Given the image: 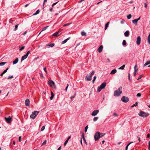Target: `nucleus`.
<instances>
[{
  "mask_svg": "<svg viewBox=\"0 0 150 150\" xmlns=\"http://www.w3.org/2000/svg\"><path fill=\"white\" fill-rule=\"evenodd\" d=\"M122 87H120L116 91H114V96H119L122 93Z\"/></svg>",
  "mask_w": 150,
  "mask_h": 150,
  "instance_id": "1",
  "label": "nucleus"
},
{
  "mask_svg": "<svg viewBox=\"0 0 150 150\" xmlns=\"http://www.w3.org/2000/svg\"><path fill=\"white\" fill-rule=\"evenodd\" d=\"M149 114L147 112H145L142 111H140L138 114V115L143 117H146L149 116Z\"/></svg>",
  "mask_w": 150,
  "mask_h": 150,
  "instance_id": "2",
  "label": "nucleus"
},
{
  "mask_svg": "<svg viewBox=\"0 0 150 150\" xmlns=\"http://www.w3.org/2000/svg\"><path fill=\"white\" fill-rule=\"evenodd\" d=\"M106 85V83L105 82L103 83L98 88L97 91L99 92L101 90L105 88Z\"/></svg>",
  "mask_w": 150,
  "mask_h": 150,
  "instance_id": "3",
  "label": "nucleus"
},
{
  "mask_svg": "<svg viewBox=\"0 0 150 150\" xmlns=\"http://www.w3.org/2000/svg\"><path fill=\"white\" fill-rule=\"evenodd\" d=\"M39 112L37 111H34L30 115V117L33 119H34L38 115Z\"/></svg>",
  "mask_w": 150,
  "mask_h": 150,
  "instance_id": "4",
  "label": "nucleus"
},
{
  "mask_svg": "<svg viewBox=\"0 0 150 150\" xmlns=\"http://www.w3.org/2000/svg\"><path fill=\"white\" fill-rule=\"evenodd\" d=\"M94 71H93L90 74L89 76H86V79L87 81H90L91 80L92 76L94 75Z\"/></svg>",
  "mask_w": 150,
  "mask_h": 150,
  "instance_id": "5",
  "label": "nucleus"
},
{
  "mask_svg": "<svg viewBox=\"0 0 150 150\" xmlns=\"http://www.w3.org/2000/svg\"><path fill=\"white\" fill-rule=\"evenodd\" d=\"M100 137V132H96L94 135V139L95 141H97Z\"/></svg>",
  "mask_w": 150,
  "mask_h": 150,
  "instance_id": "6",
  "label": "nucleus"
},
{
  "mask_svg": "<svg viewBox=\"0 0 150 150\" xmlns=\"http://www.w3.org/2000/svg\"><path fill=\"white\" fill-rule=\"evenodd\" d=\"M48 83L50 86L52 88H55L54 82L52 80H50L48 81Z\"/></svg>",
  "mask_w": 150,
  "mask_h": 150,
  "instance_id": "7",
  "label": "nucleus"
},
{
  "mask_svg": "<svg viewBox=\"0 0 150 150\" xmlns=\"http://www.w3.org/2000/svg\"><path fill=\"white\" fill-rule=\"evenodd\" d=\"M62 33V30H60L58 32H56L54 33L52 35L55 37H58Z\"/></svg>",
  "mask_w": 150,
  "mask_h": 150,
  "instance_id": "8",
  "label": "nucleus"
},
{
  "mask_svg": "<svg viewBox=\"0 0 150 150\" xmlns=\"http://www.w3.org/2000/svg\"><path fill=\"white\" fill-rule=\"evenodd\" d=\"M121 100L124 103H127L129 101V99L127 97L123 96Z\"/></svg>",
  "mask_w": 150,
  "mask_h": 150,
  "instance_id": "9",
  "label": "nucleus"
},
{
  "mask_svg": "<svg viewBox=\"0 0 150 150\" xmlns=\"http://www.w3.org/2000/svg\"><path fill=\"white\" fill-rule=\"evenodd\" d=\"M5 119L6 120V122L8 123H11L12 121V118L10 116L8 117H5Z\"/></svg>",
  "mask_w": 150,
  "mask_h": 150,
  "instance_id": "10",
  "label": "nucleus"
},
{
  "mask_svg": "<svg viewBox=\"0 0 150 150\" xmlns=\"http://www.w3.org/2000/svg\"><path fill=\"white\" fill-rule=\"evenodd\" d=\"M99 112V110H94L92 112L91 115L93 116H95Z\"/></svg>",
  "mask_w": 150,
  "mask_h": 150,
  "instance_id": "11",
  "label": "nucleus"
},
{
  "mask_svg": "<svg viewBox=\"0 0 150 150\" xmlns=\"http://www.w3.org/2000/svg\"><path fill=\"white\" fill-rule=\"evenodd\" d=\"M141 42V37L139 36L137 37L136 43L137 45H139Z\"/></svg>",
  "mask_w": 150,
  "mask_h": 150,
  "instance_id": "12",
  "label": "nucleus"
},
{
  "mask_svg": "<svg viewBox=\"0 0 150 150\" xmlns=\"http://www.w3.org/2000/svg\"><path fill=\"white\" fill-rule=\"evenodd\" d=\"M103 48V45H101L100 46L98 49L97 50L98 52H99L100 53L102 52V50Z\"/></svg>",
  "mask_w": 150,
  "mask_h": 150,
  "instance_id": "13",
  "label": "nucleus"
},
{
  "mask_svg": "<svg viewBox=\"0 0 150 150\" xmlns=\"http://www.w3.org/2000/svg\"><path fill=\"white\" fill-rule=\"evenodd\" d=\"M25 103L26 106H29L30 104V101L29 99H27L25 101Z\"/></svg>",
  "mask_w": 150,
  "mask_h": 150,
  "instance_id": "14",
  "label": "nucleus"
},
{
  "mask_svg": "<svg viewBox=\"0 0 150 150\" xmlns=\"http://www.w3.org/2000/svg\"><path fill=\"white\" fill-rule=\"evenodd\" d=\"M124 35L125 37H128L129 35V32L128 30L126 31L124 33Z\"/></svg>",
  "mask_w": 150,
  "mask_h": 150,
  "instance_id": "15",
  "label": "nucleus"
},
{
  "mask_svg": "<svg viewBox=\"0 0 150 150\" xmlns=\"http://www.w3.org/2000/svg\"><path fill=\"white\" fill-rule=\"evenodd\" d=\"M18 61V58L16 59L13 62V64H15L17 63Z\"/></svg>",
  "mask_w": 150,
  "mask_h": 150,
  "instance_id": "16",
  "label": "nucleus"
},
{
  "mask_svg": "<svg viewBox=\"0 0 150 150\" xmlns=\"http://www.w3.org/2000/svg\"><path fill=\"white\" fill-rule=\"evenodd\" d=\"M28 56L26 55H25L23 56L21 58V61H22L27 57Z\"/></svg>",
  "mask_w": 150,
  "mask_h": 150,
  "instance_id": "17",
  "label": "nucleus"
},
{
  "mask_svg": "<svg viewBox=\"0 0 150 150\" xmlns=\"http://www.w3.org/2000/svg\"><path fill=\"white\" fill-rule=\"evenodd\" d=\"M70 38H67V39H66V40H64V41H63L62 42V44H63L64 43H66L67 42V41L68 40H69V39Z\"/></svg>",
  "mask_w": 150,
  "mask_h": 150,
  "instance_id": "18",
  "label": "nucleus"
},
{
  "mask_svg": "<svg viewBox=\"0 0 150 150\" xmlns=\"http://www.w3.org/2000/svg\"><path fill=\"white\" fill-rule=\"evenodd\" d=\"M116 72H117V70L116 69H113L111 71L110 73V74H115V73H116Z\"/></svg>",
  "mask_w": 150,
  "mask_h": 150,
  "instance_id": "19",
  "label": "nucleus"
},
{
  "mask_svg": "<svg viewBox=\"0 0 150 150\" xmlns=\"http://www.w3.org/2000/svg\"><path fill=\"white\" fill-rule=\"evenodd\" d=\"M138 21L136 19L132 20V22L135 25H136L137 24Z\"/></svg>",
  "mask_w": 150,
  "mask_h": 150,
  "instance_id": "20",
  "label": "nucleus"
},
{
  "mask_svg": "<svg viewBox=\"0 0 150 150\" xmlns=\"http://www.w3.org/2000/svg\"><path fill=\"white\" fill-rule=\"evenodd\" d=\"M51 96L50 98V100H52L53 99V98H54V94L52 91H51Z\"/></svg>",
  "mask_w": 150,
  "mask_h": 150,
  "instance_id": "21",
  "label": "nucleus"
},
{
  "mask_svg": "<svg viewBox=\"0 0 150 150\" xmlns=\"http://www.w3.org/2000/svg\"><path fill=\"white\" fill-rule=\"evenodd\" d=\"M40 12V11L38 9L35 12V13L33 14V15L34 16V15H36L38 14Z\"/></svg>",
  "mask_w": 150,
  "mask_h": 150,
  "instance_id": "22",
  "label": "nucleus"
},
{
  "mask_svg": "<svg viewBox=\"0 0 150 150\" xmlns=\"http://www.w3.org/2000/svg\"><path fill=\"white\" fill-rule=\"evenodd\" d=\"M109 24V22H108L105 25V30H106L107 29V28L108 27V25Z\"/></svg>",
  "mask_w": 150,
  "mask_h": 150,
  "instance_id": "23",
  "label": "nucleus"
},
{
  "mask_svg": "<svg viewBox=\"0 0 150 150\" xmlns=\"http://www.w3.org/2000/svg\"><path fill=\"white\" fill-rule=\"evenodd\" d=\"M147 40L149 43L150 45V33L148 36Z\"/></svg>",
  "mask_w": 150,
  "mask_h": 150,
  "instance_id": "24",
  "label": "nucleus"
},
{
  "mask_svg": "<svg viewBox=\"0 0 150 150\" xmlns=\"http://www.w3.org/2000/svg\"><path fill=\"white\" fill-rule=\"evenodd\" d=\"M133 142H130V143H128V144L126 146V148H125V150H127V149H128V146L130 144H131V143H132Z\"/></svg>",
  "mask_w": 150,
  "mask_h": 150,
  "instance_id": "25",
  "label": "nucleus"
},
{
  "mask_svg": "<svg viewBox=\"0 0 150 150\" xmlns=\"http://www.w3.org/2000/svg\"><path fill=\"white\" fill-rule=\"evenodd\" d=\"M122 45L124 46L126 45V41L125 40H124L122 43Z\"/></svg>",
  "mask_w": 150,
  "mask_h": 150,
  "instance_id": "26",
  "label": "nucleus"
},
{
  "mask_svg": "<svg viewBox=\"0 0 150 150\" xmlns=\"http://www.w3.org/2000/svg\"><path fill=\"white\" fill-rule=\"evenodd\" d=\"M150 64V61L146 62L144 64V66H146Z\"/></svg>",
  "mask_w": 150,
  "mask_h": 150,
  "instance_id": "27",
  "label": "nucleus"
},
{
  "mask_svg": "<svg viewBox=\"0 0 150 150\" xmlns=\"http://www.w3.org/2000/svg\"><path fill=\"white\" fill-rule=\"evenodd\" d=\"M6 62H2L0 63V66H3L4 64H6Z\"/></svg>",
  "mask_w": 150,
  "mask_h": 150,
  "instance_id": "28",
  "label": "nucleus"
},
{
  "mask_svg": "<svg viewBox=\"0 0 150 150\" xmlns=\"http://www.w3.org/2000/svg\"><path fill=\"white\" fill-rule=\"evenodd\" d=\"M100 137H102L103 136H104L105 134V133H100Z\"/></svg>",
  "mask_w": 150,
  "mask_h": 150,
  "instance_id": "29",
  "label": "nucleus"
},
{
  "mask_svg": "<svg viewBox=\"0 0 150 150\" xmlns=\"http://www.w3.org/2000/svg\"><path fill=\"white\" fill-rule=\"evenodd\" d=\"M137 105H138V103H137V102H136L135 104H134L131 106V107H133L134 106H136Z\"/></svg>",
  "mask_w": 150,
  "mask_h": 150,
  "instance_id": "30",
  "label": "nucleus"
},
{
  "mask_svg": "<svg viewBox=\"0 0 150 150\" xmlns=\"http://www.w3.org/2000/svg\"><path fill=\"white\" fill-rule=\"evenodd\" d=\"M98 119V117H94L93 119V121L94 122L96 121H97Z\"/></svg>",
  "mask_w": 150,
  "mask_h": 150,
  "instance_id": "31",
  "label": "nucleus"
},
{
  "mask_svg": "<svg viewBox=\"0 0 150 150\" xmlns=\"http://www.w3.org/2000/svg\"><path fill=\"white\" fill-rule=\"evenodd\" d=\"M131 14H129L128 16H127V18L128 19H129L131 18Z\"/></svg>",
  "mask_w": 150,
  "mask_h": 150,
  "instance_id": "32",
  "label": "nucleus"
},
{
  "mask_svg": "<svg viewBox=\"0 0 150 150\" xmlns=\"http://www.w3.org/2000/svg\"><path fill=\"white\" fill-rule=\"evenodd\" d=\"M86 33L84 32L83 31L81 32V35L82 36H86Z\"/></svg>",
  "mask_w": 150,
  "mask_h": 150,
  "instance_id": "33",
  "label": "nucleus"
},
{
  "mask_svg": "<svg viewBox=\"0 0 150 150\" xmlns=\"http://www.w3.org/2000/svg\"><path fill=\"white\" fill-rule=\"evenodd\" d=\"M18 24L16 25L15 26V28L14 29V30H17V28L18 26Z\"/></svg>",
  "mask_w": 150,
  "mask_h": 150,
  "instance_id": "34",
  "label": "nucleus"
},
{
  "mask_svg": "<svg viewBox=\"0 0 150 150\" xmlns=\"http://www.w3.org/2000/svg\"><path fill=\"white\" fill-rule=\"evenodd\" d=\"M8 69V67L6 68V69L5 70L2 72L3 73V74H4L7 71Z\"/></svg>",
  "mask_w": 150,
  "mask_h": 150,
  "instance_id": "35",
  "label": "nucleus"
},
{
  "mask_svg": "<svg viewBox=\"0 0 150 150\" xmlns=\"http://www.w3.org/2000/svg\"><path fill=\"white\" fill-rule=\"evenodd\" d=\"M125 67V65H123L121 67H120L119 69H124Z\"/></svg>",
  "mask_w": 150,
  "mask_h": 150,
  "instance_id": "36",
  "label": "nucleus"
},
{
  "mask_svg": "<svg viewBox=\"0 0 150 150\" xmlns=\"http://www.w3.org/2000/svg\"><path fill=\"white\" fill-rule=\"evenodd\" d=\"M96 78V76H94L93 78V79L92 81V82L93 83H94V81L95 80Z\"/></svg>",
  "mask_w": 150,
  "mask_h": 150,
  "instance_id": "37",
  "label": "nucleus"
},
{
  "mask_svg": "<svg viewBox=\"0 0 150 150\" xmlns=\"http://www.w3.org/2000/svg\"><path fill=\"white\" fill-rule=\"evenodd\" d=\"M13 76H9L7 78V79H12L13 78Z\"/></svg>",
  "mask_w": 150,
  "mask_h": 150,
  "instance_id": "38",
  "label": "nucleus"
},
{
  "mask_svg": "<svg viewBox=\"0 0 150 150\" xmlns=\"http://www.w3.org/2000/svg\"><path fill=\"white\" fill-rule=\"evenodd\" d=\"M54 45V43L51 44L50 45H48L50 47H53Z\"/></svg>",
  "mask_w": 150,
  "mask_h": 150,
  "instance_id": "39",
  "label": "nucleus"
},
{
  "mask_svg": "<svg viewBox=\"0 0 150 150\" xmlns=\"http://www.w3.org/2000/svg\"><path fill=\"white\" fill-rule=\"evenodd\" d=\"M141 93H138L137 94L136 96L137 97H140L141 96Z\"/></svg>",
  "mask_w": 150,
  "mask_h": 150,
  "instance_id": "40",
  "label": "nucleus"
},
{
  "mask_svg": "<svg viewBox=\"0 0 150 150\" xmlns=\"http://www.w3.org/2000/svg\"><path fill=\"white\" fill-rule=\"evenodd\" d=\"M47 142V141L46 140H45L44 142H43V143L41 145H45L46 144Z\"/></svg>",
  "mask_w": 150,
  "mask_h": 150,
  "instance_id": "41",
  "label": "nucleus"
},
{
  "mask_svg": "<svg viewBox=\"0 0 150 150\" xmlns=\"http://www.w3.org/2000/svg\"><path fill=\"white\" fill-rule=\"evenodd\" d=\"M88 128V126L87 125L85 127V132H86L87 131V129Z\"/></svg>",
  "mask_w": 150,
  "mask_h": 150,
  "instance_id": "42",
  "label": "nucleus"
},
{
  "mask_svg": "<svg viewBox=\"0 0 150 150\" xmlns=\"http://www.w3.org/2000/svg\"><path fill=\"white\" fill-rule=\"evenodd\" d=\"M45 129V126H44L42 127L41 129V131H43Z\"/></svg>",
  "mask_w": 150,
  "mask_h": 150,
  "instance_id": "43",
  "label": "nucleus"
},
{
  "mask_svg": "<svg viewBox=\"0 0 150 150\" xmlns=\"http://www.w3.org/2000/svg\"><path fill=\"white\" fill-rule=\"evenodd\" d=\"M47 27H48V26H46V27H45L43 28L42 29V30L41 31L45 30L47 29Z\"/></svg>",
  "mask_w": 150,
  "mask_h": 150,
  "instance_id": "44",
  "label": "nucleus"
},
{
  "mask_svg": "<svg viewBox=\"0 0 150 150\" xmlns=\"http://www.w3.org/2000/svg\"><path fill=\"white\" fill-rule=\"evenodd\" d=\"M82 138L83 139L84 141L85 142V143L86 142V141L85 140V139L84 136V134H83L82 135Z\"/></svg>",
  "mask_w": 150,
  "mask_h": 150,
  "instance_id": "45",
  "label": "nucleus"
},
{
  "mask_svg": "<svg viewBox=\"0 0 150 150\" xmlns=\"http://www.w3.org/2000/svg\"><path fill=\"white\" fill-rule=\"evenodd\" d=\"M68 140H66V141L65 142L64 144V146H65L67 144V143L68 142Z\"/></svg>",
  "mask_w": 150,
  "mask_h": 150,
  "instance_id": "46",
  "label": "nucleus"
},
{
  "mask_svg": "<svg viewBox=\"0 0 150 150\" xmlns=\"http://www.w3.org/2000/svg\"><path fill=\"white\" fill-rule=\"evenodd\" d=\"M70 24V23L64 24L63 25V26H67V25H69Z\"/></svg>",
  "mask_w": 150,
  "mask_h": 150,
  "instance_id": "47",
  "label": "nucleus"
},
{
  "mask_svg": "<svg viewBox=\"0 0 150 150\" xmlns=\"http://www.w3.org/2000/svg\"><path fill=\"white\" fill-rule=\"evenodd\" d=\"M24 46H23L19 50L21 51L22 50L24 49Z\"/></svg>",
  "mask_w": 150,
  "mask_h": 150,
  "instance_id": "48",
  "label": "nucleus"
},
{
  "mask_svg": "<svg viewBox=\"0 0 150 150\" xmlns=\"http://www.w3.org/2000/svg\"><path fill=\"white\" fill-rule=\"evenodd\" d=\"M30 51H28L27 52V53L26 54H25L27 56H28V55L30 54Z\"/></svg>",
  "mask_w": 150,
  "mask_h": 150,
  "instance_id": "49",
  "label": "nucleus"
},
{
  "mask_svg": "<svg viewBox=\"0 0 150 150\" xmlns=\"http://www.w3.org/2000/svg\"><path fill=\"white\" fill-rule=\"evenodd\" d=\"M18 141L19 142H21V137L20 136L18 138Z\"/></svg>",
  "mask_w": 150,
  "mask_h": 150,
  "instance_id": "50",
  "label": "nucleus"
},
{
  "mask_svg": "<svg viewBox=\"0 0 150 150\" xmlns=\"http://www.w3.org/2000/svg\"><path fill=\"white\" fill-rule=\"evenodd\" d=\"M47 1V0H44V2H43V7L44 6V5H45V3Z\"/></svg>",
  "mask_w": 150,
  "mask_h": 150,
  "instance_id": "51",
  "label": "nucleus"
},
{
  "mask_svg": "<svg viewBox=\"0 0 150 150\" xmlns=\"http://www.w3.org/2000/svg\"><path fill=\"white\" fill-rule=\"evenodd\" d=\"M44 70L46 73H47V71L46 68H44Z\"/></svg>",
  "mask_w": 150,
  "mask_h": 150,
  "instance_id": "52",
  "label": "nucleus"
},
{
  "mask_svg": "<svg viewBox=\"0 0 150 150\" xmlns=\"http://www.w3.org/2000/svg\"><path fill=\"white\" fill-rule=\"evenodd\" d=\"M58 2H55V3H53L52 4V6H53L54 5H55Z\"/></svg>",
  "mask_w": 150,
  "mask_h": 150,
  "instance_id": "53",
  "label": "nucleus"
},
{
  "mask_svg": "<svg viewBox=\"0 0 150 150\" xmlns=\"http://www.w3.org/2000/svg\"><path fill=\"white\" fill-rule=\"evenodd\" d=\"M149 149L150 150V141L149 142Z\"/></svg>",
  "mask_w": 150,
  "mask_h": 150,
  "instance_id": "54",
  "label": "nucleus"
},
{
  "mask_svg": "<svg viewBox=\"0 0 150 150\" xmlns=\"http://www.w3.org/2000/svg\"><path fill=\"white\" fill-rule=\"evenodd\" d=\"M150 137V134H147V138H149Z\"/></svg>",
  "mask_w": 150,
  "mask_h": 150,
  "instance_id": "55",
  "label": "nucleus"
},
{
  "mask_svg": "<svg viewBox=\"0 0 150 150\" xmlns=\"http://www.w3.org/2000/svg\"><path fill=\"white\" fill-rule=\"evenodd\" d=\"M113 115L115 116H117L118 115L117 113H114L113 114Z\"/></svg>",
  "mask_w": 150,
  "mask_h": 150,
  "instance_id": "56",
  "label": "nucleus"
},
{
  "mask_svg": "<svg viewBox=\"0 0 150 150\" xmlns=\"http://www.w3.org/2000/svg\"><path fill=\"white\" fill-rule=\"evenodd\" d=\"M68 86H69L68 84H67V86L66 87V88H65V90L66 91H67V88H68Z\"/></svg>",
  "mask_w": 150,
  "mask_h": 150,
  "instance_id": "57",
  "label": "nucleus"
},
{
  "mask_svg": "<svg viewBox=\"0 0 150 150\" xmlns=\"http://www.w3.org/2000/svg\"><path fill=\"white\" fill-rule=\"evenodd\" d=\"M124 23V20H122L121 21V23L122 24H123V23Z\"/></svg>",
  "mask_w": 150,
  "mask_h": 150,
  "instance_id": "58",
  "label": "nucleus"
},
{
  "mask_svg": "<svg viewBox=\"0 0 150 150\" xmlns=\"http://www.w3.org/2000/svg\"><path fill=\"white\" fill-rule=\"evenodd\" d=\"M144 7L145 8H146L147 6V4L146 3L144 4Z\"/></svg>",
  "mask_w": 150,
  "mask_h": 150,
  "instance_id": "59",
  "label": "nucleus"
},
{
  "mask_svg": "<svg viewBox=\"0 0 150 150\" xmlns=\"http://www.w3.org/2000/svg\"><path fill=\"white\" fill-rule=\"evenodd\" d=\"M133 3V1H131L129 2V4H132Z\"/></svg>",
  "mask_w": 150,
  "mask_h": 150,
  "instance_id": "60",
  "label": "nucleus"
},
{
  "mask_svg": "<svg viewBox=\"0 0 150 150\" xmlns=\"http://www.w3.org/2000/svg\"><path fill=\"white\" fill-rule=\"evenodd\" d=\"M137 137L138 138V140H139V142H140V137Z\"/></svg>",
  "mask_w": 150,
  "mask_h": 150,
  "instance_id": "61",
  "label": "nucleus"
},
{
  "mask_svg": "<svg viewBox=\"0 0 150 150\" xmlns=\"http://www.w3.org/2000/svg\"><path fill=\"white\" fill-rule=\"evenodd\" d=\"M128 79L129 80H130V75L129 74H128Z\"/></svg>",
  "mask_w": 150,
  "mask_h": 150,
  "instance_id": "62",
  "label": "nucleus"
},
{
  "mask_svg": "<svg viewBox=\"0 0 150 150\" xmlns=\"http://www.w3.org/2000/svg\"><path fill=\"white\" fill-rule=\"evenodd\" d=\"M61 149V146H60L59 147L58 149H57V150H60Z\"/></svg>",
  "mask_w": 150,
  "mask_h": 150,
  "instance_id": "63",
  "label": "nucleus"
},
{
  "mask_svg": "<svg viewBox=\"0 0 150 150\" xmlns=\"http://www.w3.org/2000/svg\"><path fill=\"white\" fill-rule=\"evenodd\" d=\"M141 17H139V18H138L136 19L137 20V21H138L140 19Z\"/></svg>",
  "mask_w": 150,
  "mask_h": 150,
  "instance_id": "64",
  "label": "nucleus"
}]
</instances>
